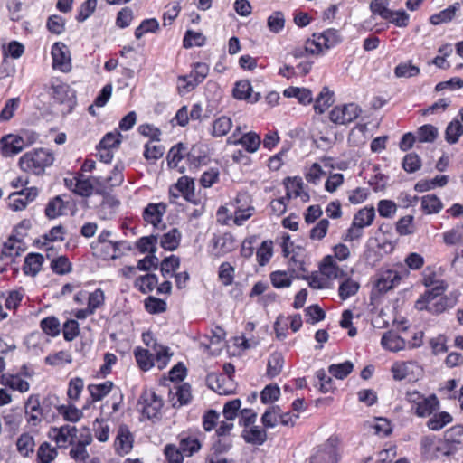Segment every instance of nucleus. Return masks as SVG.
<instances>
[{"label":"nucleus","mask_w":463,"mask_h":463,"mask_svg":"<svg viewBox=\"0 0 463 463\" xmlns=\"http://www.w3.org/2000/svg\"><path fill=\"white\" fill-rule=\"evenodd\" d=\"M447 289L445 281L439 282V285L426 290L415 302V308L422 311L426 310L433 315L444 312L449 307V299L444 296Z\"/></svg>","instance_id":"1"},{"label":"nucleus","mask_w":463,"mask_h":463,"mask_svg":"<svg viewBox=\"0 0 463 463\" xmlns=\"http://www.w3.org/2000/svg\"><path fill=\"white\" fill-rule=\"evenodd\" d=\"M136 361L141 370L146 372L153 366L163 370L168 364L172 353L167 346L157 345L154 347V353L141 347H137L135 352Z\"/></svg>","instance_id":"2"},{"label":"nucleus","mask_w":463,"mask_h":463,"mask_svg":"<svg viewBox=\"0 0 463 463\" xmlns=\"http://www.w3.org/2000/svg\"><path fill=\"white\" fill-rule=\"evenodd\" d=\"M54 156L47 149L40 148L24 154L19 160V165L25 172L41 174L46 166L51 165Z\"/></svg>","instance_id":"3"},{"label":"nucleus","mask_w":463,"mask_h":463,"mask_svg":"<svg viewBox=\"0 0 463 463\" xmlns=\"http://www.w3.org/2000/svg\"><path fill=\"white\" fill-rule=\"evenodd\" d=\"M342 42L339 32L330 28L321 33H314L312 39H308L305 43V50L310 54H318L324 50H329L335 47Z\"/></svg>","instance_id":"4"},{"label":"nucleus","mask_w":463,"mask_h":463,"mask_svg":"<svg viewBox=\"0 0 463 463\" xmlns=\"http://www.w3.org/2000/svg\"><path fill=\"white\" fill-rule=\"evenodd\" d=\"M101 176L86 177L82 174H77L71 178H64V184L73 193L82 197H89L94 192V185L101 184Z\"/></svg>","instance_id":"5"},{"label":"nucleus","mask_w":463,"mask_h":463,"mask_svg":"<svg viewBox=\"0 0 463 463\" xmlns=\"http://www.w3.org/2000/svg\"><path fill=\"white\" fill-rule=\"evenodd\" d=\"M137 407L144 417L153 419L160 413L163 401L154 391L145 390L139 397Z\"/></svg>","instance_id":"6"},{"label":"nucleus","mask_w":463,"mask_h":463,"mask_svg":"<svg viewBox=\"0 0 463 463\" xmlns=\"http://www.w3.org/2000/svg\"><path fill=\"white\" fill-rule=\"evenodd\" d=\"M58 239V226L52 227L48 233L43 234L35 241V244L40 250L46 251V257L51 260V268L52 271L58 274V255L53 243Z\"/></svg>","instance_id":"7"},{"label":"nucleus","mask_w":463,"mask_h":463,"mask_svg":"<svg viewBox=\"0 0 463 463\" xmlns=\"http://www.w3.org/2000/svg\"><path fill=\"white\" fill-rule=\"evenodd\" d=\"M91 441L92 436L89 428H83L78 431L75 426L65 425L60 427V442L76 443L87 447Z\"/></svg>","instance_id":"8"},{"label":"nucleus","mask_w":463,"mask_h":463,"mask_svg":"<svg viewBox=\"0 0 463 463\" xmlns=\"http://www.w3.org/2000/svg\"><path fill=\"white\" fill-rule=\"evenodd\" d=\"M361 108L355 103L335 107L329 114L332 122L345 125L355 120L361 114Z\"/></svg>","instance_id":"9"},{"label":"nucleus","mask_w":463,"mask_h":463,"mask_svg":"<svg viewBox=\"0 0 463 463\" xmlns=\"http://www.w3.org/2000/svg\"><path fill=\"white\" fill-rule=\"evenodd\" d=\"M337 439L329 438L323 448L319 449L312 457L313 463H336L337 462Z\"/></svg>","instance_id":"10"},{"label":"nucleus","mask_w":463,"mask_h":463,"mask_svg":"<svg viewBox=\"0 0 463 463\" xmlns=\"http://www.w3.org/2000/svg\"><path fill=\"white\" fill-rule=\"evenodd\" d=\"M234 99L239 100H246L250 104L257 103L261 95L260 92L252 91V86L248 80H241L235 83L232 90Z\"/></svg>","instance_id":"11"},{"label":"nucleus","mask_w":463,"mask_h":463,"mask_svg":"<svg viewBox=\"0 0 463 463\" xmlns=\"http://www.w3.org/2000/svg\"><path fill=\"white\" fill-rule=\"evenodd\" d=\"M24 146V139L15 135H6L0 139V150L3 156L12 157L19 154Z\"/></svg>","instance_id":"12"},{"label":"nucleus","mask_w":463,"mask_h":463,"mask_svg":"<svg viewBox=\"0 0 463 463\" xmlns=\"http://www.w3.org/2000/svg\"><path fill=\"white\" fill-rule=\"evenodd\" d=\"M166 212V204L164 203H148L143 210V219L147 223L157 227L163 220V216Z\"/></svg>","instance_id":"13"},{"label":"nucleus","mask_w":463,"mask_h":463,"mask_svg":"<svg viewBox=\"0 0 463 463\" xmlns=\"http://www.w3.org/2000/svg\"><path fill=\"white\" fill-rule=\"evenodd\" d=\"M401 279V274L397 270L387 269L380 275L375 283V288L380 293H385L398 286Z\"/></svg>","instance_id":"14"},{"label":"nucleus","mask_w":463,"mask_h":463,"mask_svg":"<svg viewBox=\"0 0 463 463\" xmlns=\"http://www.w3.org/2000/svg\"><path fill=\"white\" fill-rule=\"evenodd\" d=\"M77 104L76 91L67 84H60V111L71 113Z\"/></svg>","instance_id":"15"},{"label":"nucleus","mask_w":463,"mask_h":463,"mask_svg":"<svg viewBox=\"0 0 463 463\" xmlns=\"http://www.w3.org/2000/svg\"><path fill=\"white\" fill-rule=\"evenodd\" d=\"M117 454L123 456L130 452L133 447V437L128 427L120 426L114 443Z\"/></svg>","instance_id":"16"},{"label":"nucleus","mask_w":463,"mask_h":463,"mask_svg":"<svg viewBox=\"0 0 463 463\" xmlns=\"http://www.w3.org/2000/svg\"><path fill=\"white\" fill-rule=\"evenodd\" d=\"M250 197L247 194H239L237 195V206L234 212V222L239 226L242 225L245 221L250 219L255 211L254 207L251 205L243 208L242 203H247Z\"/></svg>","instance_id":"17"},{"label":"nucleus","mask_w":463,"mask_h":463,"mask_svg":"<svg viewBox=\"0 0 463 463\" xmlns=\"http://www.w3.org/2000/svg\"><path fill=\"white\" fill-rule=\"evenodd\" d=\"M175 186L177 192L181 193L182 196L187 202L194 204L198 203V199L194 193V181L193 178L184 175L177 180Z\"/></svg>","instance_id":"18"},{"label":"nucleus","mask_w":463,"mask_h":463,"mask_svg":"<svg viewBox=\"0 0 463 463\" xmlns=\"http://www.w3.org/2000/svg\"><path fill=\"white\" fill-rule=\"evenodd\" d=\"M21 240L12 241V237L4 244L0 254V260L5 265L12 264L15 259L20 256L24 250L20 247Z\"/></svg>","instance_id":"19"},{"label":"nucleus","mask_w":463,"mask_h":463,"mask_svg":"<svg viewBox=\"0 0 463 463\" xmlns=\"http://www.w3.org/2000/svg\"><path fill=\"white\" fill-rule=\"evenodd\" d=\"M439 407V402L435 394L421 399L417 406H412L415 414L418 417H428L433 414Z\"/></svg>","instance_id":"20"},{"label":"nucleus","mask_w":463,"mask_h":463,"mask_svg":"<svg viewBox=\"0 0 463 463\" xmlns=\"http://www.w3.org/2000/svg\"><path fill=\"white\" fill-rule=\"evenodd\" d=\"M340 279L338 296L341 300L345 301L358 292L360 283L345 274Z\"/></svg>","instance_id":"21"},{"label":"nucleus","mask_w":463,"mask_h":463,"mask_svg":"<svg viewBox=\"0 0 463 463\" xmlns=\"http://www.w3.org/2000/svg\"><path fill=\"white\" fill-rule=\"evenodd\" d=\"M49 342L46 335L40 333H33L25 338L24 344L28 351L33 355H39L44 352V345Z\"/></svg>","instance_id":"22"},{"label":"nucleus","mask_w":463,"mask_h":463,"mask_svg":"<svg viewBox=\"0 0 463 463\" xmlns=\"http://www.w3.org/2000/svg\"><path fill=\"white\" fill-rule=\"evenodd\" d=\"M381 345L384 349L392 352H398L405 348L406 342L396 333L388 331L382 336Z\"/></svg>","instance_id":"23"},{"label":"nucleus","mask_w":463,"mask_h":463,"mask_svg":"<svg viewBox=\"0 0 463 463\" xmlns=\"http://www.w3.org/2000/svg\"><path fill=\"white\" fill-rule=\"evenodd\" d=\"M320 270L328 279H342L345 275V272L339 268L335 258L330 255L323 259Z\"/></svg>","instance_id":"24"},{"label":"nucleus","mask_w":463,"mask_h":463,"mask_svg":"<svg viewBox=\"0 0 463 463\" xmlns=\"http://www.w3.org/2000/svg\"><path fill=\"white\" fill-rule=\"evenodd\" d=\"M448 175H437L433 179H422L418 181L414 185V189L416 192L423 193L432 190L436 187H443L448 184Z\"/></svg>","instance_id":"25"},{"label":"nucleus","mask_w":463,"mask_h":463,"mask_svg":"<svg viewBox=\"0 0 463 463\" xmlns=\"http://www.w3.org/2000/svg\"><path fill=\"white\" fill-rule=\"evenodd\" d=\"M247 443L253 445H262L267 439V433L259 426H251L249 430L245 429L241 434Z\"/></svg>","instance_id":"26"},{"label":"nucleus","mask_w":463,"mask_h":463,"mask_svg":"<svg viewBox=\"0 0 463 463\" xmlns=\"http://www.w3.org/2000/svg\"><path fill=\"white\" fill-rule=\"evenodd\" d=\"M232 127V118L226 116H221L213 122L210 134L213 137H221L226 136L231 130Z\"/></svg>","instance_id":"27"},{"label":"nucleus","mask_w":463,"mask_h":463,"mask_svg":"<svg viewBox=\"0 0 463 463\" xmlns=\"http://www.w3.org/2000/svg\"><path fill=\"white\" fill-rule=\"evenodd\" d=\"M438 438L434 435L424 436L420 439V452L422 456L429 460H437V446Z\"/></svg>","instance_id":"28"},{"label":"nucleus","mask_w":463,"mask_h":463,"mask_svg":"<svg viewBox=\"0 0 463 463\" xmlns=\"http://www.w3.org/2000/svg\"><path fill=\"white\" fill-rule=\"evenodd\" d=\"M283 95L287 98H296L303 105L310 104L313 100L311 90L306 88L288 87L284 90Z\"/></svg>","instance_id":"29"},{"label":"nucleus","mask_w":463,"mask_h":463,"mask_svg":"<svg viewBox=\"0 0 463 463\" xmlns=\"http://www.w3.org/2000/svg\"><path fill=\"white\" fill-rule=\"evenodd\" d=\"M375 218V210L373 206H365L360 209L353 218V222L358 227L364 229L370 226Z\"/></svg>","instance_id":"30"},{"label":"nucleus","mask_w":463,"mask_h":463,"mask_svg":"<svg viewBox=\"0 0 463 463\" xmlns=\"http://www.w3.org/2000/svg\"><path fill=\"white\" fill-rule=\"evenodd\" d=\"M43 256L40 253H29L25 259L23 270L26 275L35 276L41 269Z\"/></svg>","instance_id":"31"},{"label":"nucleus","mask_w":463,"mask_h":463,"mask_svg":"<svg viewBox=\"0 0 463 463\" xmlns=\"http://www.w3.org/2000/svg\"><path fill=\"white\" fill-rule=\"evenodd\" d=\"M113 388V383L110 381H105L100 383H92L89 384L87 389L90 394L92 402L101 401L105 396H107Z\"/></svg>","instance_id":"32"},{"label":"nucleus","mask_w":463,"mask_h":463,"mask_svg":"<svg viewBox=\"0 0 463 463\" xmlns=\"http://www.w3.org/2000/svg\"><path fill=\"white\" fill-rule=\"evenodd\" d=\"M431 415L426 423L430 430H440L453 420L452 416L447 411L437 412Z\"/></svg>","instance_id":"33"},{"label":"nucleus","mask_w":463,"mask_h":463,"mask_svg":"<svg viewBox=\"0 0 463 463\" xmlns=\"http://www.w3.org/2000/svg\"><path fill=\"white\" fill-rule=\"evenodd\" d=\"M284 184L286 187L285 197L288 201H289L292 197L298 198L301 191L304 189L303 180L299 176L287 177L284 180Z\"/></svg>","instance_id":"34"},{"label":"nucleus","mask_w":463,"mask_h":463,"mask_svg":"<svg viewBox=\"0 0 463 463\" xmlns=\"http://www.w3.org/2000/svg\"><path fill=\"white\" fill-rule=\"evenodd\" d=\"M463 135V125L458 118L450 121L445 130V140L454 145L458 142L459 137Z\"/></svg>","instance_id":"35"},{"label":"nucleus","mask_w":463,"mask_h":463,"mask_svg":"<svg viewBox=\"0 0 463 463\" xmlns=\"http://www.w3.org/2000/svg\"><path fill=\"white\" fill-rule=\"evenodd\" d=\"M181 232L176 228L171 229L168 232L165 233L160 240V245L164 250L173 251L180 244Z\"/></svg>","instance_id":"36"},{"label":"nucleus","mask_w":463,"mask_h":463,"mask_svg":"<svg viewBox=\"0 0 463 463\" xmlns=\"http://www.w3.org/2000/svg\"><path fill=\"white\" fill-rule=\"evenodd\" d=\"M124 165L122 163H117L113 167L110 175L101 179V184L104 183L106 188H113L119 186L124 181Z\"/></svg>","instance_id":"37"},{"label":"nucleus","mask_w":463,"mask_h":463,"mask_svg":"<svg viewBox=\"0 0 463 463\" xmlns=\"http://www.w3.org/2000/svg\"><path fill=\"white\" fill-rule=\"evenodd\" d=\"M271 284L276 288H284L290 287L292 280L296 279L288 271L276 270L269 275Z\"/></svg>","instance_id":"38"},{"label":"nucleus","mask_w":463,"mask_h":463,"mask_svg":"<svg viewBox=\"0 0 463 463\" xmlns=\"http://www.w3.org/2000/svg\"><path fill=\"white\" fill-rule=\"evenodd\" d=\"M421 208L426 214L438 213L443 208V203L435 194H427L421 197Z\"/></svg>","instance_id":"39"},{"label":"nucleus","mask_w":463,"mask_h":463,"mask_svg":"<svg viewBox=\"0 0 463 463\" xmlns=\"http://www.w3.org/2000/svg\"><path fill=\"white\" fill-rule=\"evenodd\" d=\"M201 443L196 437L186 436L181 437L179 442V448L183 452L184 456L191 457L201 449Z\"/></svg>","instance_id":"40"},{"label":"nucleus","mask_w":463,"mask_h":463,"mask_svg":"<svg viewBox=\"0 0 463 463\" xmlns=\"http://www.w3.org/2000/svg\"><path fill=\"white\" fill-rule=\"evenodd\" d=\"M158 283V278L155 274H146L137 278L135 287L143 294H147L156 288Z\"/></svg>","instance_id":"41"},{"label":"nucleus","mask_w":463,"mask_h":463,"mask_svg":"<svg viewBox=\"0 0 463 463\" xmlns=\"http://www.w3.org/2000/svg\"><path fill=\"white\" fill-rule=\"evenodd\" d=\"M334 93L329 90L328 88L325 87L317 97L314 104V109L317 113L322 114L325 110L332 105Z\"/></svg>","instance_id":"42"},{"label":"nucleus","mask_w":463,"mask_h":463,"mask_svg":"<svg viewBox=\"0 0 463 463\" xmlns=\"http://www.w3.org/2000/svg\"><path fill=\"white\" fill-rule=\"evenodd\" d=\"M284 358L280 353H273L269 355L267 364V375L269 378L278 376L283 368Z\"/></svg>","instance_id":"43"},{"label":"nucleus","mask_w":463,"mask_h":463,"mask_svg":"<svg viewBox=\"0 0 463 463\" xmlns=\"http://www.w3.org/2000/svg\"><path fill=\"white\" fill-rule=\"evenodd\" d=\"M1 383L8 386L13 390H17L21 392H27L29 390V383L27 381L23 380L17 375L12 374H2Z\"/></svg>","instance_id":"44"},{"label":"nucleus","mask_w":463,"mask_h":463,"mask_svg":"<svg viewBox=\"0 0 463 463\" xmlns=\"http://www.w3.org/2000/svg\"><path fill=\"white\" fill-rule=\"evenodd\" d=\"M420 72V68L413 65L411 61L401 62L394 68V75L397 78H412L418 76Z\"/></svg>","instance_id":"45"},{"label":"nucleus","mask_w":463,"mask_h":463,"mask_svg":"<svg viewBox=\"0 0 463 463\" xmlns=\"http://www.w3.org/2000/svg\"><path fill=\"white\" fill-rule=\"evenodd\" d=\"M40 403L37 398L30 396L25 403V414L28 416L27 421L33 425H36L39 421Z\"/></svg>","instance_id":"46"},{"label":"nucleus","mask_w":463,"mask_h":463,"mask_svg":"<svg viewBox=\"0 0 463 463\" xmlns=\"http://www.w3.org/2000/svg\"><path fill=\"white\" fill-rule=\"evenodd\" d=\"M438 128L430 124H426L417 129V140L420 143H432L438 137Z\"/></svg>","instance_id":"47"},{"label":"nucleus","mask_w":463,"mask_h":463,"mask_svg":"<svg viewBox=\"0 0 463 463\" xmlns=\"http://www.w3.org/2000/svg\"><path fill=\"white\" fill-rule=\"evenodd\" d=\"M260 143V137L255 132H248L241 136L240 145L248 153H255L259 149Z\"/></svg>","instance_id":"48"},{"label":"nucleus","mask_w":463,"mask_h":463,"mask_svg":"<svg viewBox=\"0 0 463 463\" xmlns=\"http://www.w3.org/2000/svg\"><path fill=\"white\" fill-rule=\"evenodd\" d=\"M457 10L458 7L456 5H449L448 8L432 14L430 17V22L434 25L450 22L455 17Z\"/></svg>","instance_id":"49"},{"label":"nucleus","mask_w":463,"mask_h":463,"mask_svg":"<svg viewBox=\"0 0 463 463\" xmlns=\"http://www.w3.org/2000/svg\"><path fill=\"white\" fill-rule=\"evenodd\" d=\"M273 255V243L271 241H264L258 248L256 258L259 265L265 266Z\"/></svg>","instance_id":"50"},{"label":"nucleus","mask_w":463,"mask_h":463,"mask_svg":"<svg viewBox=\"0 0 463 463\" xmlns=\"http://www.w3.org/2000/svg\"><path fill=\"white\" fill-rule=\"evenodd\" d=\"M457 451L463 449V424L455 425L445 431Z\"/></svg>","instance_id":"51"},{"label":"nucleus","mask_w":463,"mask_h":463,"mask_svg":"<svg viewBox=\"0 0 463 463\" xmlns=\"http://www.w3.org/2000/svg\"><path fill=\"white\" fill-rule=\"evenodd\" d=\"M98 0H86L84 1L78 9V14L75 19L79 23L85 22L90 18L97 8Z\"/></svg>","instance_id":"52"},{"label":"nucleus","mask_w":463,"mask_h":463,"mask_svg":"<svg viewBox=\"0 0 463 463\" xmlns=\"http://www.w3.org/2000/svg\"><path fill=\"white\" fill-rule=\"evenodd\" d=\"M435 449L437 452V459H439L441 456L449 457L458 452L453 444L450 442L449 437H446L445 432L443 439L438 438L437 446Z\"/></svg>","instance_id":"53"},{"label":"nucleus","mask_w":463,"mask_h":463,"mask_svg":"<svg viewBox=\"0 0 463 463\" xmlns=\"http://www.w3.org/2000/svg\"><path fill=\"white\" fill-rule=\"evenodd\" d=\"M353 368L354 364L349 361H345L341 364H331L328 367V372L336 379L342 380L351 373Z\"/></svg>","instance_id":"54"},{"label":"nucleus","mask_w":463,"mask_h":463,"mask_svg":"<svg viewBox=\"0 0 463 463\" xmlns=\"http://www.w3.org/2000/svg\"><path fill=\"white\" fill-rule=\"evenodd\" d=\"M180 265V260L175 255L165 258L160 265V271L165 278L172 277Z\"/></svg>","instance_id":"55"},{"label":"nucleus","mask_w":463,"mask_h":463,"mask_svg":"<svg viewBox=\"0 0 463 463\" xmlns=\"http://www.w3.org/2000/svg\"><path fill=\"white\" fill-rule=\"evenodd\" d=\"M186 147L179 143L173 146L167 154V163L169 167H176L179 162L184 157Z\"/></svg>","instance_id":"56"},{"label":"nucleus","mask_w":463,"mask_h":463,"mask_svg":"<svg viewBox=\"0 0 463 463\" xmlns=\"http://www.w3.org/2000/svg\"><path fill=\"white\" fill-rule=\"evenodd\" d=\"M402 166L407 173H415L421 167V159L418 154L411 152L403 157Z\"/></svg>","instance_id":"57"},{"label":"nucleus","mask_w":463,"mask_h":463,"mask_svg":"<svg viewBox=\"0 0 463 463\" xmlns=\"http://www.w3.org/2000/svg\"><path fill=\"white\" fill-rule=\"evenodd\" d=\"M198 84L191 74L179 76L177 78V91L184 96L194 90Z\"/></svg>","instance_id":"58"},{"label":"nucleus","mask_w":463,"mask_h":463,"mask_svg":"<svg viewBox=\"0 0 463 463\" xmlns=\"http://www.w3.org/2000/svg\"><path fill=\"white\" fill-rule=\"evenodd\" d=\"M443 241L447 245H455L463 243V225H457L456 227L443 232Z\"/></svg>","instance_id":"59"},{"label":"nucleus","mask_w":463,"mask_h":463,"mask_svg":"<svg viewBox=\"0 0 463 463\" xmlns=\"http://www.w3.org/2000/svg\"><path fill=\"white\" fill-rule=\"evenodd\" d=\"M17 450L24 457H28L33 452L34 440L29 434H22L16 442Z\"/></svg>","instance_id":"60"},{"label":"nucleus","mask_w":463,"mask_h":463,"mask_svg":"<svg viewBox=\"0 0 463 463\" xmlns=\"http://www.w3.org/2000/svg\"><path fill=\"white\" fill-rule=\"evenodd\" d=\"M159 28V23L155 18L145 19L135 30V37L140 39L145 33H156Z\"/></svg>","instance_id":"61"},{"label":"nucleus","mask_w":463,"mask_h":463,"mask_svg":"<svg viewBox=\"0 0 463 463\" xmlns=\"http://www.w3.org/2000/svg\"><path fill=\"white\" fill-rule=\"evenodd\" d=\"M157 243V236H144L137 240L136 246L141 253L149 251L155 254L156 251V245Z\"/></svg>","instance_id":"62"},{"label":"nucleus","mask_w":463,"mask_h":463,"mask_svg":"<svg viewBox=\"0 0 463 463\" xmlns=\"http://www.w3.org/2000/svg\"><path fill=\"white\" fill-rule=\"evenodd\" d=\"M84 383L81 378L75 377L70 380L67 396L70 402H76L83 390Z\"/></svg>","instance_id":"63"},{"label":"nucleus","mask_w":463,"mask_h":463,"mask_svg":"<svg viewBox=\"0 0 463 463\" xmlns=\"http://www.w3.org/2000/svg\"><path fill=\"white\" fill-rule=\"evenodd\" d=\"M56 455V449L52 448L48 442L42 443L37 450L39 463H51Z\"/></svg>","instance_id":"64"}]
</instances>
